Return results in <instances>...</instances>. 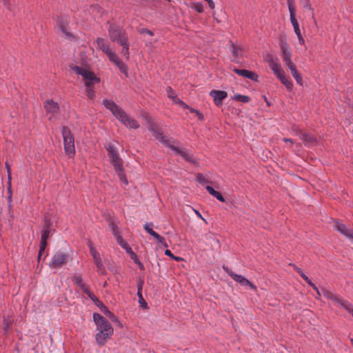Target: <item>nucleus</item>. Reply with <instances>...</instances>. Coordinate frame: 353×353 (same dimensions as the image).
<instances>
[{
	"label": "nucleus",
	"instance_id": "obj_1",
	"mask_svg": "<svg viewBox=\"0 0 353 353\" xmlns=\"http://www.w3.org/2000/svg\"><path fill=\"white\" fill-rule=\"evenodd\" d=\"M93 321L97 325L96 342L99 346H103L112 336L114 329L110 322L100 314L94 313Z\"/></svg>",
	"mask_w": 353,
	"mask_h": 353
},
{
	"label": "nucleus",
	"instance_id": "obj_2",
	"mask_svg": "<svg viewBox=\"0 0 353 353\" xmlns=\"http://www.w3.org/2000/svg\"><path fill=\"white\" fill-rule=\"evenodd\" d=\"M148 129L152 132L157 139L159 140L164 145L174 151L176 154L181 156L187 161L194 163L193 156L190 154L186 149L176 146L173 141L164 137L161 130L155 123H150Z\"/></svg>",
	"mask_w": 353,
	"mask_h": 353
},
{
	"label": "nucleus",
	"instance_id": "obj_3",
	"mask_svg": "<svg viewBox=\"0 0 353 353\" xmlns=\"http://www.w3.org/2000/svg\"><path fill=\"white\" fill-rule=\"evenodd\" d=\"M103 104L127 128L137 129L139 127L138 122L134 119L128 116L125 112L119 107L114 101L104 99L103 101Z\"/></svg>",
	"mask_w": 353,
	"mask_h": 353
},
{
	"label": "nucleus",
	"instance_id": "obj_4",
	"mask_svg": "<svg viewBox=\"0 0 353 353\" xmlns=\"http://www.w3.org/2000/svg\"><path fill=\"white\" fill-rule=\"evenodd\" d=\"M105 148L108 151V155L111 164L113 165L114 170L117 173L120 180L127 185L128 180L124 174L123 160L120 157L118 148L116 145L112 143H109L105 145Z\"/></svg>",
	"mask_w": 353,
	"mask_h": 353
},
{
	"label": "nucleus",
	"instance_id": "obj_5",
	"mask_svg": "<svg viewBox=\"0 0 353 353\" xmlns=\"http://www.w3.org/2000/svg\"><path fill=\"white\" fill-rule=\"evenodd\" d=\"M71 69L77 74L82 76L86 87L85 93L87 97L91 99H94L95 92L92 88V85L99 83V78H98L93 72L86 68L76 65L71 67Z\"/></svg>",
	"mask_w": 353,
	"mask_h": 353
},
{
	"label": "nucleus",
	"instance_id": "obj_6",
	"mask_svg": "<svg viewBox=\"0 0 353 353\" xmlns=\"http://www.w3.org/2000/svg\"><path fill=\"white\" fill-rule=\"evenodd\" d=\"M96 44L97 47L108 57L110 61L114 63L119 68V70L127 77V65L120 60L116 52L111 50L108 41L102 38H98L96 40Z\"/></svg>",
	"mask_w": 353,
	"mask_h": 353
},
{
	"label": "nucleus",
	"instance_id": "obj_7",
	"mask_svg": "<svg viewBox=\"0 0 353 353\" xmlns=\"http://www.w3.org/2000/svg\"><path fill=\"white\" fill-rule=\"evenodd\" d=\"M268 61L269 62L271 70L273 71L276 77L279 79L281 83L285 86L287 90L290 91L292 90L293 88V83L290 77L285 75L284 71L280 63L275 61L274 58L270 55L268 56Z\"/></svg>",
	"mask_w": 353,
	"mask_h": 353
},
{
	"label": "nucleus",
	"instance_id": "obj_8",
	"mask_svg": "<svg viewBox=\"0 0 353 353\" xmlns=\"http://www.w3.org/2000/svg\"><path fill=\"white\" fill-rule=\"evenodd\" d=\"M71 260L72 257L68 252L59 250L52 256L49 266L52 269H59Z\"/></svg>",
	"mask_w": 353,
	"mask_h": 353
},
{
	"label": "nucleus",
	"instance_id": "obj_9",
	"mask_svg": "<svg viewBox=\"0 0 353 353\" xmlns=\"http://www.w3.org/2000/svg\"><path fill=\"white\" fill-rule=\"evenodd\" d=\"M321 293L324 297L332 300L336 305L342 307L353 316V306L350 303L345 301L337 294H335L325 288L321 289Z\"/></svg>",
	"mask_w": 353,
	"mask_h": 353
},
{
	"label": "nucleus",
	"instance_id": "obj_10",
	"mask_svg": "<svg viewBox=\"0 0 353 353\" xmlns=\"http://www.w3.org/2000/svg\"><path fill=\"white\" fill-rule=\"evenodd\" d=\"M61 132L63 138L65 152L69 157H72L75 154L74 137L67 127H63Z\"/></svg>",
	"mask_w": 353,
	"mask_h": 353
},
{
	"label": "nucleus",
	"instance_id": "obj_11",
	"mask_svg": "<svg viewBox=\"0 0 353 353\" xmlns=\"http://www.w3.org/2000/svg\"><path fill=\"white\" fill-rule=\"evenodd\" d=\"M110 39L113 41L121 43L127 41L125 32L122 30L117 23H112L109 29Z\"/></svg>",
	"mask_w": 353,
	"mask_h": 353
},
{
	"label": "nucleus",
	"instance_id": "obj_12",
	"mask_svg": "<svg viewBox=\"0 0 353 353\" xmlns=\"http://www.w3.org/2000/svg\"><path fill=\"white\" fill-rule=\"evenodd\" d=\"M224 270L236 282L240 283L243 286H250L251 289L256 290V287L250 283L246 278L241 275L234 273L228 267L223 266Z\"/></svg>",
	"mask_w": 353,
	"mask_h": 353
},
{
	"label": "nucleus",
	"instance_id": "obj_13",
	"mask_svg": "<svg viewBox=\"0 0 353 353\" xmlns=\"http://www.w3.org/2000/svg\"><path fill=\"white\" fill-rule=\"evenodd\" d=\"M44 108L46 112L50 114L49 119H52V117H56L59 111L58 103L55 102L52 99H48L45 101Z\"/></svg>",
	"mask_w": 353,
	"mask_h": 353
},
{
	"label": "nucleus",
	"instance_id": "obj_14",
	"mask_svg": "<svg viewBox=\"0 0 353 353\" xmlns=\"http://www.w3.org/2000/svg\"><path fill=\"white\" fill-rule=\"evenodd\" d=\"M281 50L282 52L283 60L288 68L295 65L291 59L292 53L290 51L288 46L286 43H282L281 44Z\"/></svg>",
	"mask_w": 353,
	"mask_h": 353
},
{
	"label": "nucleus",
	"instance_id": "obj_15",
	"mask_svg": "<svg viewBox=\"0 0 353 353\" xmlns=\"http://www.w3.org/2000/svg\"><path fill=\"white\" fill-rule=\"evenodd\" d=\"M56 30L62 37H65L68 39L74 37V33L70 31L68 23H57Z\"/></svg>",
	"mask_w": 353,
	"mask_h": 353
},
{
	"label": "nucleus",
	"instance_id": "obj_16",
	"mask_svg": "<svg viewBox=\"0 0 353 353\" xmlns=\"http://www.w3.org/2000/svg\"><path fill=\"white\" fill-rule=\"evenodd\" d=\"M210 95L213 98L214 103L219 106L222 104L223 100L227 97L228 94L225 91L213 90L210 91Z\"/></svg>",
	"mask_w": 353,
	"mask_h": 353
},
{
	"label": "nucleus",
	"instance_id": "obj_17",
	"mask_svg": "<svg viewBox=\"0 0 353 353\" xmlns=\"http://www.w3.org/2000/svg\"><path fill=\"white\" fill-rule=\"evenodd\" d=\"M334 229L338 232L345 236L350 240H353V231L348 229L344 224L339 222H336Z\"/></svg>",
	"mask_w": 353,
	"mask_h": 353
},
{
	"label": "nucleus",
	"instance_id": "obj_18",
	"mask_svg": "<svg viewBox=\"0 0 353 353\" xmlns=\"http://www.w3.org/2000/svg\"><path fill=\"white\" fill-rule=\"evenodd\" d=\"M233 71L234 73H236V74H238L239 76L248 78L254 81H258L259 76L254 72L247 70L237 69V68H234L233 70Z\"/></svg>",
	"mask_w": 353,
	"mask_h": 353
},
{
	"label": "nucleus",
	"instance_id": "obj_19",
	"mask_svg": "<svg viewBox=\"0 0 353 353\" xmlns=\"http://www.w3.org/2000/svg\"><path fill=\"white\" fill-rule=\"evenodd\" d=\"M300 139L308 147L314 146L317 143V140L313 136L307 133L301 132Z\"/></svg>",
	"mask_w": 353,
	"mask_h": 353
},
{
	"label": "nucleus",
	"instance_id": "obj_20",
	"mask_svg": "<svg viewBox=\"0 0 353 353\" xmlns=\"http://www.w3.org/2000/svg\"><path fill=\"white\" fill-rule=\"evenodd\" d=\"M230 51L233 55L232 61L239 62L242 57V48L240 46L232 43Z\"/></svg>",
	"mask_w": 353,
	"mask_h": 353
},
{
	"label": "nucleus",
	"instance_id": "obj_21",
	"mask_svg": "<svg viewBox=\"0 0 353 353\" xmlns=\"http://www.w3.org/2000/svg\"><path fill=\"white\" fill-rule=\"evenodd\" d=\"M294 3V0H287V4L290 16V22H297V19L296 18V6Z\"/></svg>",
	"mask_w": 353,
	"mask_h": 353
},
{
	"label": "nucleus",
	"instance_id": "obj_22",
	"mask_svg": "<svg viewBox=\"0 0 353 353\" xmlns=\"http://www.w3.org/2000/svg\"><path fill=\"white\" fill-rule=\"evenodd\" d=\"M50 220L48 219L47 218H46L45 228L43 230L42 234H41V241L47 242V240L50 235Z\"/></svg>",
	"mask_w": 353,
	"mask_h": 353
},
{
	"label": "nucleus",
	"instance_id": "obj_23",
	"mask_svg": "<svg viewBox=\"0 0 353 353\" xmlns=\"http://www.w3.org/2000/svg\"><path fill=\"white\" fill-rule=\"evenodd\" d=\"M207 191L213 196H214L217 200L221 202H224L225 199L223 195L218 191H216L210 185H207L205 187Z\"/></svg>",
	"mask_w": 353,
	"mask_h": 353
},
{
	"label": "nucleus",
	"instance_id": "obj_24",
	"mask_svg": "<svg viewBox=\"0 0 353 353\" xmlns=\"http://www.w3.org/2000/svg\"><path fill=\"white\" fill-rule=\"evenodd\" d=\"M300 2L303 6L304 12H305L308 15L311 16L312 20H314L313 9L311 7L310 1L309 0H300Z\"/></svg>",
	"mask_w": 353,
	"mask_h": 353
},
{
	"label": "nucleus",
	"instance_id": "obj_25",
	"mask_svg": "<svg viewBox=\"0 0 353 353\" xmlns=\"http://www.w3.org/2000/svg\"><path fill=\"white\" fill-rule=\"evenodd\" d=\"M292 77L294 78L298 84L302 85V77L298 70H296V65L289 68Z\"/></svg>",
	"mask_w": 353,
	"mask_h": 353
},
{
	"label": "nucleus",
	"instance_id": "obj_26",
	"mask_svg": "<svg viewBox=\"0 0 353 353\" xmlns=\"http://www.w3.org/2000/svg\"><path fill=\"white\" fill-rule=\"evenodd\" d=\"M94 263L96 265L97 271L99 274L104 275L106 274V270H105V266L103 264L101 259L98 261H94Z\"/></svg>",
	"mask_w": 353,
	"mask_h": 353
},
{
	"label": "nucleus",
	"instance_id": "obj_27",
	"mask_svg": "<svg viewBox=\"0 0 353 353\" xmlns=\"http://www.w3.org/2000/svg\"><path fill=\"white\" fill-rule=\"evenodd\" d=\"M116 240L117 243L123 249L126 250V252H131V248L128 245L127 242L122 239L121 236L119 235L117 237H116Z\"/></svg>",
	"mask_w": 353,
	"mask_h": 353
},
{
	"label": "nucleus",
	"instance_id": "obj_28",
	"mask_svg": "<svg viewBox=\"0 0 353 353\" xmlns=\"http://www.w3.org/2000/svg\"><path fill=\"white\" fill-rule=\"evenodd\" d=\"M292 25H293L294 30L298 37L299 43L301 45H303L305 43V41H304V39L302 37L301 32V30L299 28V23H292Z\"/></svg>",
	"mask_w": 353,
	"mask_h": 353
},
{
	"label": "nucleus",
	"instance_id": "obj_29",
	"mask_svg": "<svg viewBox=\"0 0 353 353\" xmlns=\"http://www.w3.org/2000/svg\"><path fill=\"white\" fill-rule=\"evenodd\" d=\"M120 44L122 46V49L121 50V54H123L124 57H125L127 59H128V57H129V52H128L129 46L128 44L127 41H122L121 43H120Z\"/></svg>",
	"mask_w": 353,
	"mask_h": 353
},
{
	"label": "nucleus",
	"instance_id": "obj_30",
	"mask_svg": "<svg viewBox=\"0 0 353 353\" xmlns=\"http://www.w3.org/2000/svg\"><path fill=\"white\" fill-rule=\"evenodd\" d=\"M233 99L243 103H248L250 101V98L248 96L241 94H235Z\"/></svg>",
	"mask_w": 353,
	"mask_h": 353
},
{
	"label": "nucleus",
	"instance_id": "obj_31",
	"mask_svg": "<svg viewBox=\"0 0 353 353\" xmlns=\"http://www.w3.org/2000/svg\"><path fill=\"white\" fill-rule=\"evenodd\" d=\"M101 311L112 321H117V318L114 315L113 313L108 310V309L105 306L103 305V307H101Z\"/></svg>",
	"mask_w": 353,
	"mask_h": 353
},
{
	"label": "nucleus",
	"instance_id": "obj_32",
	"mask_svg": "<svg viewBox=\"0 0 353 353\" xmlns=\"http://www.w3.org/2000/svg\"><path fill=\"white\" fill-rule=\"evenodd\" d=\"M109 226L112 230V232L113 235L116 237L121 235L119 230L116 224H114L113 222H110L109 223Z\"/></svg>",
	"mask_w": 353,
	"mask_h": 353
},
{
	"label": "nucleus",
	"instance_id": "obj_33",
	"mask_svg": "<svg viewBox=\"0 0 353 353\" xmlns=\"http://www.w3.org/2000/svg\"><path fill=\"white\" fill-rule=\"evenodd\" d=\"M192 8H194L198 12H203V6L201 3H194L192 5Z\"/></svg>",
	"mask_w": 353,
	"mask_h": 353
},
{
	"label": "nucleus",
	"instance_id": "obj_34",
	"mask_svg": "<svg viewBox=\"0 0 353 353\" xmlns=\"http://www.w3.org/2000/svg\"><path fill=\"white\" fill-rule=\"evenodd\" d=\"M137 296L139 298V303L141 304V306L142 307H144V308L147 307V303H146V302L145 301V300L143 298L142 293L141 292H137Z\"/></svg>",
	"mask_w": 353,
	"mask_h": 353
},
{
	"label": "nucleus",
	"instance_id": "obj_35",
	"mask_svg": "<svg viewBox=\"0 0 353 353\" xmlns=\"http://www.w3.org/2000/svg\"><path fill=\"white\" fill-rule=\"evenodd\" d=\"M196 179L201 184H205V183H208V181L201 174H197Z\"/></svg>",
	"mask_w": 353,
	"mask_h": 353
},
{
	"label": "nucleus",
	"instance_id": "obj_36",
	"mask_svg": "<svg viewBox=\"0 0 353 353\" xmlns=\"http://www.w3.org/2000/svg\"><path fill=\"white\" fill-rule=\"evenodd\" d=\"M294 269L299 274V275L305 281L307 279V276L304 274V272L297 266L294 265Z\"/></svg>",
	"mask_w": 353,
	"mask_h": 353
},
{
	"label": "nucleus",
	"instance_id": "obj_37",
	"mask_svg": "<svg viewBox=\"0 0 353 353\" xmlns=\"http://www.w3.org/2000/svg\"><path fill=\"white\" fill-rule=\"evenodd\" d=\"M74 281L79 287H81L82 284H84L82 278L80 276H74Z\"/></svg>",
	"mask_w": 353,
	"mask_h": 353
},
{
	"label": "nucleus",
	"instance_id": "obj_38",
	"mask_svg": "<svg viewBox=\"0 0 353 353\" xmlns=\"http://www.w3.org/2000/svg\"><path fill=\"white\" fill-rule=\"evenodd\" d=\"M0 1L7 8L8 10H11L10 0H0Z\"/></svg>",
	"mask_w": 353,
	"mask_h": 353
},
{
	"label": "nucleus",
	"instance_id": "obj_39",
	"mask_svg": "<svg viewBox=\"0 0 353 353\" xmlns=\"http://www.w3.org/2000/svg\"><path fill=\"white\" fill-rule=\"evenodd\" d=\"M80 288L83 291V292L87 295L90 292V291L88 289V287L85 283L82 284Z\"/></svg>",
	"mask_w": 353,
	"mask_h": 353
},
{
	"label": "nucleus",
	"instance_id": "obj_40",
	"mask_svg": "<svg viewBox=\"0 0 353 353\" xmlns=\"http://www.w3.org/2000/svg\"><path fill=\"white\" fill-rule=\"evenodd\" d=\"M159 243H160L161 245H163L164 247L167 248L168 245L163 237L160 236L159 239H157Z\"/></svg>",
	"mask_w": 353,
	"mask_h": 353
},
{
	"label": "nucleus",
	"instance_id": "obj_41",
	"mask_svg": "<svg viewBox=\"0 0 353 353\" xmlns=\"http://www.w3.org/2000/svg\"><path fill=\"white\" fill-rule=\"evenodd\" d=\"M46 246H47V242L41 241L40 246H39L40 252H44Z\"/></svg>",
	"mask_w": 353,
	"mask_h": 353
},
{
	"label": "nucleus",
	"instance_id": "obj_42",
	"mask_svg": "<svg viewBox=\"0 0 353 353\" xmlns=\"http://www.w3.org/2000/svg\"><path fill=\"white\" fill-rule=\"evenodd\" d=\"M88 245L90 248V252L91 254H94V252H97L93 245V243L91 241H88Z\"/></svg>",
	"mask_w": 353,
	"mask_h": 353
},
{
	"label": "nucleus",
	"instance_id": "obj_43",
	"mask_svg": "<svg viewBox=\"0 0 353 353\" xmlns=\"http://www.w3.org/2000/svg\"><path fill=\"white\" fill-rule=\"evenodd\" d=\"M152 225V223H146L144 225V230L150 234L151 231H153L151 226Z\"/></svg>",
	"mask_w": 353,
	"mask_h": 353
},
{
	"label": "nucleus",
	"instance_id": "obj_44",
	"mask_svg": "<svg viewBox=\"0 0 353 353\" xmlns=\"http://www.w3.org/2000/svg\"><path fill=\"white\" fill-rule=\"evenodd\" d=\"M12 323V319H4L5 329H8Z\"/></svg>",
	"mask_w": 353,
	"mask_h": 353
},
{
	"label": "nucleus",
	"instance_id": "obj_45",
	"mask_svg": "<svg viewBox=\"0 0 353 353\" xmlns=\"http://www.w3.org/2000/svg\"><path fill=\"white\" fill-rule=\"evenodd\" d=\"M167 92H168V95L170 98H172L174 99L175 97V95H174V91L172 90L171 88H168V90H167Z\"/></svg>",
	"mask_w": 353,
	"mask_h": 353
},
{
	"label": "nucleus",
	"instance_id": "obj_46",
	"mask_svg": "<svg viewBox=\"0 0 353 353\" xmlns=\"http://www.w3.org/2000/svg\"><path fill=\"white\" fill-rule=\"evenodd\" d=\"M91 255H92V256L93 258L94 262L101 259L100 254H99V253L98 252H94V254H92Z\"/></svg>",
	"mask_w": 353,
	"mask_h": 353
},
{
	"label": "nucleus",
	"instance_id": "obj_47",
	"mask_svg": "<svg viewBox=\"0 0 353 353\" xmlns=\"http://www.w3.org/2000/svg\"><path fill=\"white\" fill-rule=\"evenodd\" d=\"M143 281L142 280H140L139 282H138V285H137V287H138V292H141L142 291V289H143Z\"/></svg>",
	"mask_w": 353,
	"mask_h": 353
},
{
	"label": "nucleus",
	"instance_id": "obj_48",
	"mask_svg": "<svg viewBox=\"0 0 353 353\" xmlns=\"http://www.w3.org/2000/svg\"><path fill=\"white\" fill-rule=\"evenodd\" d=\"M8 192H11V174H8Z\"/></svg>",
	"mask_w": 353,
	"mask_h": 353
},
{
	"label": "nucleus",
	"instance_id": "obj_49",
	"mask_svg": "<svg viewBox=\"0 0 353 353\" xmlns=\"http://www.w3.org/2000/svg\"><path fill=\"white\" fill-rule=\"evenodd\" d=\"M88 296L93 301H97L99 302L98 299L96 298L94 294L92 292H90Z\"/></svg>",
	"mask_w": 353,
	"mask_h": 353
},
{
	"label": "nucleus",
	"instance_id": "obj_50",
	"mask_svg": "<svg viewBox=\"0 0 353 353\" xmlns=\"http://www.w3.org/2000/svg\"><path fill=\"white\" fill-rule=\"evenodd\" d=\"M192 112H194L196 113V114L198 116L199 119H200V120L203 119V114L201 113H200L199 111L192 110Z\"/></svg>",
	"mask_w": 353,
	"mask_h": 353
},
{
	"label": "nucleus",
	"instance_id": "obj_51",
	"mask_svg": "<svg viewBox=\"0 0 353 353\" xmlns=\"http://www.w3.org/2000/svg\"><path fill=\"white\" fill-rule=\"evenodd\" d=\"M128 252L131 254V258L134 260V262H135V261H139L137 259V255L132 250H131V252Z\"/></svg>",
	"mask_w": 353,
	"mask_h": 353
},
{
	"label": "nucleus",
	"instance_id": "obj_52",
	"mask_svg": "<svg viewBox=\"0 0 353 353\" xmlns=\"http://www.w3.org/2000/svg\"><path fill=\"white\" fill-rule=\"evenodd\" d=\"M6 168L8 174H11V166L9 163H6Z\"/></svg>",
	"mask_w": 353,
	"mask_h": 353
},
{
	"label": "nucleus",
	"instance_id": "obj_53",
	"mask_svg": "<svg viewBox=\"0 0 353 353\" xmlns=\"http://www.w3.org/2000/svg\"><path fill=\"white\" fill-rule=\"evenodd\" d=\"M150 235L152 236L156 239H159V237L160 236V235L154 230L151 231Z\"/></svg>",
	"mask_w": 353,
	"mask_h": 353
},
{
	"label": "nucleus",
	"instance_id": "obj_54",
	"mask_svg": "<svg viewBox=\"0 0 353 353\" xmlns=\"http://www.w3.org/2000/svg\"><path fill=\"white\" fill-rule=\"evenodd\" d=\"M150 235L152 236L156 239H159V237L160 236V235L154 230L151 231Z\"/></svg>",
	"mask_w": 353,
	"mask_h": 353
},
{
	"label": "nucleus",
	"instance_id": "obj_55",
	"mask_svg": "<svg viewBox=\"0 0 353 353\" xmlns=\"http://www.w3.org/2000/svg\"><path fill=\"white\" fill-rule=\"evenodd\" d=\"M165 254L166 256H168L171 257V258H172V256H173V254L172 253V252L170 250H166L165 251Z\"/></svg>",
	"mask_w": 353,
	"mask_h": 353
},
{
	"label": "nucleus",
	"instance_id": "obj_56",
	"mask_svg": "<svg viewBox=\"0 0 353 353\" xmlns=\"http://www.w3.org/2000/svg\"><path fill=\"white\" fill-rule=\"evenodd\" d=\"M195 211V213L196 214V215L201 218L202 220H203L205 223H207L206 220L202 216V215L200 214V212L198 211V210H194Z\"/></svg>",
	"mask_w": 353,
	"mask_h": 353
},
{
	"label": "nucleus",
	"instance_id": "obj_57",
	"mask_svg": "<svg viewBox=\"0 0 353 353\" xmlns=\"http://www.w3.org/2000/svg\"><path fill=\"white\" fill-rule=\"evenodd\" d=\"M283 141L286 142V143H290L291 145L293 144L294 141L292 139H287V138H284L283 139Z\"/></svg>",
	"mask_w": 353,
	"mask_h": 353
},
{
	"label": "nucleus",
	"instance_id": "obj_58",
	"mask_svg": "<svg viewBox=\"0 0 353 353\" xmlns=\"http://www.w3.org/2000/svg\"><path fill=\"white\" fill-rule=\"evenodd\" d=\"M305 281H306V282H307V283H308L311 287H312V288H313L314 286H315V285H314V284L311 281V280H310L309 278H307V280H305Z\"/></svg>",
	"mask_w": 353,
	"mask_h": 353
},
{
	"label": "nucleus",
	"instance_id": "obj_59",
	"mask_svg": "<svg viewBox=\"0 0 353 353\" xmlns=\"http://www.w3.org/2000/svg\"><path fill=\"white\" fill-rule=\"evenodd\" d=\"M172 259L175 260V261H181L183 260L182 258H181L179 256H175L174 255H173Z\"/></svg>",
	"mask_w": 353,
	"mask_h": 353
},
{
	"label": "nucleus",
	"instance_id": "obj_60",
	"mask_svg": "<svg viewBox=\"0 0 353 353\" xmlns=\"http://www.w3.org/2000/svg\"><path fill=\"white\" fill-rule=\"evenodd\" d=\"M135 263L137 264H138V265L139 266L140 269H141V270L144 269V266H143L142 263H141L140 261H135Z\"/></svg>",
	"mask_w": 353,
	"mask_h": 353
},
{
	"label": "nucleus",
	"instance_id": "obj_61",
	"mask_svg": "<svg viewBox=\"0 0 353 353\" xmlns=\"http://www.w3.org/2000/svg\"><path fill=\"white\" fill-rule=\"evenodd\" d=\"M142 32H146V33H148L150 35H152L153 34V33L150 30H143Z\"/></svg>",
	"mask_w": 353,
	"mask_h": 353
},
{
	"label": "nucleus",
	"instance_id": "obj_62",
	"mask_svg": "<svg viewBox=\"0 0 353 353\" xmlns=\"http://www.w3.org/2000/svg\"><path fill=\"white\" fill-rule=\"evenodd\" d=\"M43 253V252H40V251L39 252V254H38V261H39L41 260Z\"/></svg>",
	"mask_w": 353,
	"mask_h": 353
},
{
	"label": "nucleus",
	"instance_id": "obj_63",
	"mask_svg": "<svg viewBox=\"0 0 353 353\" xmlns=\"http://www.w3.org/2000/svg\"><path fill=\"white\" fill-rule=\"evenodd\" d=\"M214 20L216 21V22H220L221 19H219L217 17H216L215 15H214Z\"/></svg>",
	"mask_w": 353,
	"mask_h": 353
},
{
	"label": "nucleus",
	"instance_id": "obj_64",
	"mask_svg": "<svg viewBox=\"0 0 353 353\" xmlns=\"http://www.w3.org/2000/svg\"><path fill=\"white\" fill-rule=\"evenodd\" d=\"M213 241L219 245V240H218V239H214H214H213Z\"/></svg>",
	"mask_w": 353,
	"mask_h": 353
}]
</instances>
